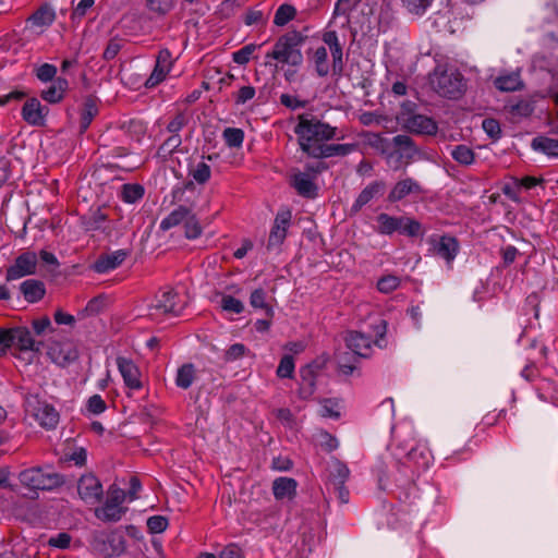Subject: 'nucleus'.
<instances>
[{
  "instance_id": "obj_7",
  "label": "nucleus",
  "mask_w": 558,
  "mask_h": 558,
  "mask_svg": "<svg viewBox=\"0 0 558 558\" xmlns=\"http://www.w3.org/2000/svg\"><path fill=\"white\" fill-rule=\"evenodd\" d=\"M185 306L186 302L174 290L169 289L156 295L155 302L148 308V315L153 319L168 314L179 316Z\"/></svg>"
},
{
  "instance_id": "obj_48",
  "label": "nucleus",
  "mask_w": 558,
  "mask_h": 558,
  "mask_svg": "<svg viewBox=\"0 0 558 558\" xmlns=\"http://www.w3.org/2000/svg\"><path fill=\"white\" fill-rule=\"evenodd\" d=\"M222 137L228 147L239 148L243 144L244 132L238 128H227L222 133Z\"/></svg>"
},
{
  "instance_id": "obj_8",
  "label": "nucleus",
  "mask_w": 558,
  "mask_h": 558,
  "mask_svg": "<svg viewBox=\"0 0 558 558\" xmlns=\"http://www.w3.org/2000/svg\"><path fill=\"white\" fill-rule=\"evenodd\" d=\"M323 168L322 165L317 167L307 165L306 171H294L290 177V185L304 198L313 199L317 197L318 186L315 180Z\"/></svg>"
},
{
  "instance_id": "obj_16",
  "label": "nucleus",
  "mask_w": 558,
  "mask_h": 558,
  "mask_svg": "<svg viewBox=\"0 0 558 558\" xmlns=\"http://www.w3.org/2000/svg\"><path fill=\"white\" fill-rule=\"evenodd\" d=\"M77 492L81 499L90 505L100 501L104 493L101 483L93 474L81 476L77 483Z\"/></svg>"
},
{
  "instance_id": "obj_44",
  "label": "nucleus",
  "mask_w": 558,
  "mask_h": 558,
  "mask_svg": "<svg viewBox=\"0 0 558 558\" xmlns=\"http://www.w3.org/2000/svg\"><path fill=\"white\" fill-rule=\"evenodd\" d=\"M144 196V187L140 184H123L121 198L123 202L134 204Z\"/></svg>"
},
{
  "instance_id": "obj_21",
  "label": "nucleus",
  "mask_w": 558,
  "mask_h": 558,
  "mask_svg": "<svg viewBox=\"0 0 558 558\" xmlns=\"http://www.w3.org/2000/svg\"><path fill=\"white\" fill-rule=\"evenodd\" d=\"M421 184L412 179L407 178L398 181L388 195V201L391 203L399 202L409 195H418L422 193Z\"/></svg>"
},
{
  "instance_id": "obj_36",
  "label": "nucleus",
  "mask_w": 558,
  "mask_h": 558,
  "mask_svg": "<svg viewBox=\"0 0 558 558\" xmlns=\"http://www.w3.org/2000/svg\"><path fill=\"white\" fill-rule=\"evenodd\" d=\"M56 19V13L53 9L48 5L44 4L39 7L29 17L28 21L34 26L44 27L49 26L53 23Z\"/></svg>"
},
{
  "instance_id": "obj_57",
  "label": "nucleus",
  "mask_w": 558,
  "mask_h": 558,
  "mask_svg": "<svg viewBox=\"0 0 558 558\" xmlns=\"http://www.w3.org/2000/svg\"><path fill=\"white\" fill-rule=\"evenodd\" d=\"M57 74V68L50 63H44L36 69V76L41 82H53Z\"/></svg>"
},
{
  "instance_id": "obj_49",
  "label": "nucleus",
  "mask_w": 558,
  "mask_h": 558,
  "mask_svg": "<svg viewBox=\"0 0 558 558\" xmlns=\"http://www.w3.org/2000/svg\"><path fill=\"white\" fill-rule=\"evenodd\" d=\"M351 354H352V351L349 350V351L344 352L343 354H339L337 356L339 369L344 375H351L354 372V369L356 368L355 364L360 356L355 355V360H354L351 356Z\"/></svg>"
},
{
  "instance_id": "obj_19",
  "label": "nucleus",
  "mask_w": 558,
  "mask_h": 558,
  "mask_svg": "<svg viewBox=\"0 0 558 558\" xmlns=\"http://www.w3.org/2000/svg\"><path fill=\"white\" fill-rule=\"evenodd\" d=\"M403 126L411 133L421 135H434L437 133V123L423 114H411L403 119Z\"/></svg>"
},
{
  "instance_id": "obj_14",
  "label": "nucleus",
  "mask_w": 558,
  "mask_h": 558,
  "mask_svg": "<svg viewBox=\"0 0 558 558\" xmlns=\"http://www.w3.org/2000/svg\"><path fill=\"white\" fill-rule=\"evenodd\" d=\"M323 41L326 46H328L332 62H331V73L333 76H341L344 69L343 61V49L342 45L339 40L338 34L336 31H327L323 34Z\"/></svg>"
},
{
  "instance_id": "obj_43",
  "label": "nucleus",
  "mask_w": 558,
  "mask_h": 558,
  "mask_svg": "<svg viewBox=\"0 0 558 558\" xmlns=\"http://www.w3.org/2000/svg\"><path fill=\"white\" fill-rule=\"evenodd\" d=\"M182 144L180 134H171L158 148V156L167 159L179 149Z\"/></svg>"
},
{
  "instance_id": "obj_2",
  "label": "nucleus",
  "mask_w": 558,
  "mask_h": 558,
  "mask_svg": "<svg viewBox=\"0 0 558 558\" xmlns=\"http://www.w3.org/2000/svg\"><path fill=\"white\" fill-rule=\"evenodd\" d=\"M2 351L3 354L8 349L14 348L17 352L15 356L26 364L32 363L40 352L41 342L35 341L31 331L26 327L1 328Z\"/></svg>"
},
{
  "instance_id": "obj_3",
  "label": "nucleus",
  "mask_w": 558,
  "mask_h": 558,
  "mask_svg": "<svg viewBox=\"0 0 558 558\" xmlns=\"http://www.w3.org/2000/svg\"><path fill=\"white\" fill-rule=\"evenodd\" d=\"M304 40L305 37L300 32H288L277 39L272 50L266 53V58L291 66H300L303 63L301 46Z\"/></svg>"
},
{
  "instance_id": "obj_42",
  "label": "nucleus",
  "mask_w": 558,
  "mask_h": 558,
  "mask_svg": "<svg viewBox=\"0 0 558 558\" xmlns=\"http://www.w3.org/2000/svg\"><path fill=\"white\" fill-rule=\"evenodd\" d=\"M267 293L264 289L258 288L252 291L250 295V305L254 308L263 310L267 317L272 318L274 308L266 302Z\"/></svg>"
},
{
  "instance_id": "obj_35",
  "label": "nucleus",
  "mask_w": 558,
  "mask_h": 558,
  "mask_svg": "<svg viewBox=\"0 0 558 558\" xmlns=\"http://www.w3.org/2000/svg\"><path fill=\"white\" fill-rule=\"evenodd\" d=\"M196 378V368L192 363L181 365L177 371L175 385L181 389H189Z\"/></svg>"
},
{
  "instance_id": "obj_45",
  "label": "nucleus",
  "mask_w": 558,
  "mask_h": 558,
  "mask_svg": "<svg viewBox=\"0 0 558 558\" xmlns=\"http://www.w3.org/2000/svg\"><path fill=\"white\" fill-rule=\"evenodd\" d=\"M295 14L296 10L293 5L287 3L281 4L275 13L274 23L277 26H284L295 17Z\"/></svg>"
},
{
  "instance_id": "obj_17",
  "label": "nucleus",
  "mask_w": 558,
  "mask_h": 558,
  "mask_svg": "<svg viewBox=\"0 0 558 558\" xmlns=\"http://www.w3.org/2000/svg\"><path fill=\"white\" fill-rule=\"evenodd\" d=\"M172 64L173 59L171 52L168 49H161L158 52L155 68L145 82V87L153 88L160 84L170 72Z\"/></svg>"
},
{
  "instance_id": "obj_5",
  "label": "nucleus",
  "mask_w": 558,
  "mask_h": 558,
  "mask_svg": "<svg viewBox=\"0 0 558 558\" xmlns=\"http://www.w3.org/2000/svg\"><path fill=\"white\" fill-rule=\"evenodd\" d=\"M377 228L376 231L380 234L391 235L393 232L416 238L423 236L424 229L420 221L407 216H390L381 213L376 217Z\"/></svg>"
},
{
  "instance_id": "obj_25",
  "label": "nucleus",
  "mask_w": 558,
  "mask_h": 558,
  "mask_svg": "<svg viewBox=\"0 0 558 558\" xmlns=\"http://www.w3.org/2000/svg\"><path fill=\"white\" fill-rule=\"evenodd\" d=\"M326 473L327 485L331 487L340 484H345L350 476V470L348 465L336 458H332L328 462Z\"/></svg>"
},
{
  "instance_id": "obj_29",
  "label": "nucleus",
  "mask_w": 558,
  "mask_h": 558,
  "mask_svg": "<svg viewBox=\"0 0 558 558\" xmlns=\"http://www.w3.org/2000/svg\"><path fill=\"white\" fill-rule=\"evenodd\" d=\"M20 290L24 299L29 303H35L41 300L45 295V284L35 279H27L21 283Z\"/></svg>"
},
{
  "instance_id": "obj_53",
  "label": "nucleus",
  "mask_w": 558,
  "mask_h": 558,
  "mask_svg": "<svg viewBox=\"0 0 558 558\" xmlns=\"http://www.w3.org/2000/svg\"><path fill=\"white\" fill-rule=\"evenodd\" d=\"M294 360L292 355H283L277 367V376L280 378H291L294 373Z\"/></svg>"
},
{
  "instance_id": "obj_60",
  "label": "nucleus",
  "mask_w": 558,
  "mask_h": 558,
  "mask_svg": "<svg viewBox=\"0 0 558 558\" xmlns=\"http://www.w3.org/2000/svg\"><path fill=\"white\" fill-rule=\"evenodd\" d=\"M32 328L37 336H41L46 332H52L54 330L48 316L33 319Z\"/></svg>"
},
{
  "instance_id": "obj_33",
  "label": "nucleus",
  "mask_w": 558,
  "mask_h": 558,
  "mask_svg": "<svg viewBox=\"0 0 558 558\" xmlns=\"http://www.w3.org/2000/svg\"><path fill=\"white\" fill-rule=\"evenodd\" d=\"M310 61L314 64L315 71L319 77L327 76L331 68L328 62V52L325 46H319L313 51Z\"/></svg>"
},
{
  "instance_id": "obj_37",
  "label": "nucleus",
  "mask_w": 558,
  "mask_h": 558,
  "mask_svg": "<svg viewBox=\"0 0 558 558\" xmlns=\"http://www.w3.org/2000/svg\"><path fill=\"white\" fill-rule=\"evenodd\" d=\"M395 147L398 149L399 158L411 159L417 149L412 138L404 134H399L392 138Z\"/></svg>"
},
{
  "instance_id": "obj_10",
  "label": "nucleus",
  "mask_w": 558,
  "mask_h": 558,
  "mask_svg": "<svg viewBox=\"0 0 558 558\" xmlns=\"http://www.w3.org/2000/svg\"><path fill=\"white\" fill-rule=\"evenodd\" d=\"M430 245L429 252L445 259L448 264L452 263L459 252V242L450 235L433 234L428 238Z\"/></svg>"
},
{
  "instance_id": "obj_55",
  "label": "nucleus",
  "mask_w": 558,
  "mask_h": 558,
  "mask_svg": "<svg viewBox=\"0 0 558 558\" xmlns=\"http://www.w3.org/2000/svg\"><path fill=\"white\" fill-rule=\"evenodd\" d=\"M462 451V448L454 441V437H447L438 447V452L445 457L446 460L450 459L453 454Z\"/></svg>"
},
{
  "instance_id": "obj_56",
  "label": "nucleus",
  "mask_w": 558,
  "mask_h": 558,
  "mask_svg": "<svg viewBox=\"0 0 558 558\" xmlns=\"http://www.w3.org/2000/svg\"><path fill=\"white\" fill-rule=\"evenodd\" d=\"M255 50H256V45H254V44L245 45L241 49L233 52L232 60L235 63L241 64V65L246 64L250 61L251 56L253 54V52Z\"/></svg>"
},
{
  "instance_id": "obj_9",
  "label": "nucleus",
  "mask_w": 558,
  "mask_h": 558,
  "mask_svg": "<svg viewBox=\"0 0 558 558\" xmlns=\"http://www.w3.org/2000/svg\"><path fill=\"white\" fill-rule=\"evenodd\" d=\"M125 492L117 485H111L108 489V497L105 505L96 510V517L106 522H117L124 513L121 507L125 500Z\"/></svg>"
},
{
  "instance_id": "obj_32",
  "label": "nucleus",
  "mask_w": 558,
  "mask_h": 558,
  "mask_svg": "<svg viewBox=\"0 0 558 558\" xmlns=\"http://www.w3.org/2000/svg\"><path fill=\"white\" fill-rule=\"evenodd\" d=\"M98 114L97 99L88 96L83 104L80 119V132L84 133L90 125L93 119Z\"/></svg>"
},
{
  "instance_id": "obj_24",
  "label": "nucleus",
  "mask_w": 558,
  "mask_h": 558,
  "mask_svg": "<svg viewBox=\"0 0 558 558\" xmlns=\"http://www.w3.org/2000/svg\"><path fill=\"white\" fill-rule=\"evenodd\" d=\"M125 250H118L110 254L101 255L93 265V269L98 274H106L119 267L128 257Z\"/></svg>"
},
{
  "instance_id": "obj_64",
  "label": "nucleus",
  "mask_w": 558,
  "mask_h": 558,
  "mask_svg": "<svg viewBox=\"0 0 558 558\" xmlns=\"http://www.w3.org/2000/svg\"><path fill=\"white\" fill-rule=\"evenodd\" d=\"M502 193L511 201H519V194L521 191V184L519 180L512 179L510 182H506L501 187Z\"/></svg>"
},
{
  "instance_id": "obj_41",
  "label": "nucleus",
  "mask_w": 558,
  "mask_h": 558,
  "mask_svg": "<svg viewBox=\"0 0 558 558\" xmlns=\"http://www.w3.org/2000/svg\"><path fill=\"white\" fill-rule=\"evenodd\" d=\"M189 175L198 184H205L211 177V169L208 163L201 160L195 163H191L189 167Z\"/></svg>"
},
{
  "instance_id": "obj_22",
  "label": "nucleus",
  "mask_w": 558,
  "mask_h": 558,
  "mask_svg": "<svg viewBox=\"0 0 558 558\" xmlns=\"http://www.w3.org/2000/svg\"><path fill=\"white\" fill-rule=\"evenodd\" d=\"M407 461L411 463L417 472H420L429 468L433 461V456L425 444H417L407 453Z\"/></svg>"
},
{
  "instance_id": "obj_15",
  "label": "nucleus",
  "mask_w": 558,
  "mask_h": 558,
  "mask_svg": "<svg viewBox=\"0 0 558 558\" xmlns=\"http://www.w3.org/2000/svg\"><path fill=\"white\" fill-rule=\"evenodd\" d=\"M49 108L35 98H28L22 107L23 120L32 126H44L46 124Z\"/></svg>"
},
{
  "instance_id": "obj_40",
  "label": "nucleus",
  "mask_w": 558,
  "mask_h": 558,
  "mask_svg": "<svg viewBox=\"0 0 558 558\" xmlns=\"http://www.w3.org/2000/svg\"><path fill=\"white\" fill-rule=\"evenodd\" d=\"M532 148L542 151L548 156L558 157V140L546 136L533 138Z\"/></svg>"
},
{
  "instance_id": "obj_47",
  "label": "nucleus",
  "mask_w": 558,
  "mask_h": 558,
  "mask_svg": "<svg viewBox=\"0 0 558 558\" xmlns=\"http://www.w3.org/2000/svg\"><path fill=\"white\" fill-rule=\"evenodd\" d=\"M451 156L457 162L464 166L473 163L475 158L474 151L463 144L456 146L451 151Z\"/></svg>"
},
{
  "instance_id": "obj_4",
  "label": "nucleus",
  "mask_w": 558,
  "mask_h": 558,
  "mask_svg": "<svg viewBox=\"0 0 558 558\" xmlns=\"http://www.w3.org/2000/svg\"><path fill=\"white\" fill-rule=\"evenodd\" d=\"M429 83L438 95L449 99L460 98L466 89L463 75L454 69L436 68Z\"/></svg>"
},
{
  "instance_id": "obj_13",
  "label": "nucleus",
  "mask_w": 558,
  "mask_h": 558,
  "mask_svg": "<svg viewBox=\"0 0 558 558\" xmlns=\"http://www.w3.org/2000/svg\"><path fill=\"white\" fill-rule=\"evenodd\" d=\"M325 361L315 360L312 363L300 368V388L299 395L302 399L310 398L316 388V377L323 369Z\"/></svg>"
},
{
  "instance_id": "obj_34",
  "label": "nucleus",
  "mask_w": 558,
  "mask_h": 558,
  "mask_svg": "<svg viewBox=\"0 0 558 558\" xmlns=\"http://www.w3.org/2000/svg\"><path fill=\"white\" fill-rule=\"evenodd\" d=\"M356 149V144H324L314 158L323 159L333 156H347Z\"/></svg>"
},
{
  "instance_id": "obj_39",
  "label": "nucleus",
  "mask_w": 558,
  "mask_h": 558,
  "mask_svg": "<svg viewBox=\"0 0 558 558\" xmlns=\"http://www.w3.org/2000/svg\"><path fill=\"white\" fill-rule=\"evenodd\" d=\"M48 354L54 363L61 366L68 365L77 359V351L71 347L51 348Z\"/></svg>"
},
{
  "instance_id": "obj_12",
  "label": "nucleus",
  "mask_w": 558,
  "mask_h": 558,
  "mask_svg": "<svg viewBox=\"0 0 558 558\" xmlns=\"http://www.w3.org/2000/svg\"><path fill=\"white\" fill-rule=\"evenodd\" d=\"M291 219L292 213L288 208L280 209L277 213L269 233L267 250L278 248L283 243L291 225Z\"/></svg>"
},
{
  "instance_id": "obj_28",
  "label": "nucleus",
  "mask_w": 558,
  "mask_h": 558,
  "mask_svg": "<svg viewBox=\"0 0 558 558\" xmlns=\"http://www.w3.org/2000/svg\"><path fill=\"white\" fill-rule=\"evenodd\" d=\"M68 86L65 78L57 77L49 87L41 90L40 96L49 104H58L63 99Z\"/></svg>"
},
{
  "instance_id": "obj_6",
  "label": "nucleus",
  "mask_w": 558,
  "mask_h": 558,
  "mask_svg": "<svg viewBox=\"0 0 558 558\" xmlns=\"http://www.w3.org/2000/svg\"><path fill=\"white\" fill-rule=\"evenodd\" d=\"M19 480L22 485L29 489L52 490L63 485L62 475L56 472H46L41 468H32L20 473Z\"/></svg>"
},
{
  "instance_id": "obj_23",
  "label": "nucleus",
  "mask_w": 558,
  "mask_h": 558,
  "mask_svg": "<svg viewBox=\"0 0 558 558\" xmlns=\"http://www.w3.org/2000/svg\"><path fill=\"white\" fill-rule=\"evenodd\" d=\"M298 482L292 477L280 476L272 482V494L276 500H292L296 496Z\"/></svg>"
},
{
  "instance_id": "obj_27",
  "label": "nucleus",
  "mask_w": 558,
  "mask_h": 558,
  "mask_svg": "<svg viewBox=\"0 0 558 558\" xmlns=\"http://www.w3.org/2000/svg\"><path fill=\"white\" fill-rule=\"evenodd\" d=\"M385 187L386 184L383 181H374L369 183L361 191V193L356 197L354 204L352 205V210L359 211L372 199L381 196L385 192Z\"/></svg>"
},
{
  "instance_id": "obj_18",
  "label": "nucleus",
  "mask_w": 558,
  "mask_h": 558,
  "mask_svg": "<svg viewBox=\"0 0 558 558\" xmlns=\"http://www.w3.org/2000/svg\"><path fill=\"white\" fill-rule=\"evenodd\" d=\"M117 366L128 388L140 390L143 387L141 371L132 360L118 356Z\"/></svg>"
},
{
  "instance_id": "obj_20",
  "label": "nucleus",
  "mask_w": 558,
  "mask_h": 558,
  "mask_svg": "<svg viewBox=\"0 0 558 558\" xmlns=\"http://www.w3.org/2000/svg\"><path fill=\"white\" fill-rule=\"evenodd\" d=\"M347 348L352 351L351 356L355 360V355L361 357H367L372 351V339L371 337L359 332L350 331L345 337Z\"/></svg>"
},
{
  "instance_id": "obj_50",
  "label": "nucleus",
  "mask_w": 558,
  "mask_h": 558,
  "mask_svg": "<svg viewBox=\"0 0 558 558\" xmlns=\"http://www.w3.org/2000/svg\"><path fill=\"white\" fill-rule=\"evenodd\" d=\"M175 0H146V8L157 14L165 15L172 10Z\"/></svg>"
},
{
  "instance_id": "obj_38",
  "label": "nucleus",
  "mask_w": 558,
  "mask_h": 558,
  "mask_svg": "<svg viewBox=\"0 0 558 558\" xmlns=\"http://www.w3.org/2000/svg\"><path fill=\"white\" fill-rule=\"evenodd\" d=\"M495 86L501 92H515L523 87L520 74L512 72L500 75L495 80Z\"/></svg>"
},
{
  "instance_id": "obj_58",
  "label": "nucleus",
  "mask_w": 558,
  "mask_h": 558,
  "mask_svg": "<svg viewBox=\"0 0 558 558\" xmlns=\"http://www.w3.org/2000/svg\"><path fill=\"white\" fill-rule=\"evenodd\" d=\"M168 526V520L163 515H153L147 519V529L153 534L162 533Z\"/></svg>"
},
{
  "instance_id": "obj_26",
  "label": "nucleus",
  "mask_w": 558,
  "mask_h": 558,
  "mask_svg": "<svg viewBox=\"0 0 558 558\" xmlns=\"http://www.w3.org/2000/svg\"><path fill=\"white\" fill-rule=\"evenodd\" d=\"M34 416L39 425L47 429H53L59 423V412L47 402L37 403Z\"/></svg>"
},
{
  "instance_id": "obj_30",
  "label": "nucleus",
  "mask_w": 558,
  "mask_h": 558,
  "mask_svg": "<svg viewBox=\"0 0 558 558\" xmlns=\"http://www.w3.org/2000/svg\"><path fill=\"white\" fill-rule=\"evenodd\" d=\"M108 216L100 208L90 210L82 218V225L86 231H105Z\"/></svg>"
},
{
  "instance_id": "obj_46",
  "label": "nucleus",
  "mask_w": 558,
  "mask_h": 558,
  "mask_svg": "<svg viewBox=\"0 0 558 558\" xmlns=\"http://www.w3.org/2000/svg\"><path fill=\"white\" fill-rule=\"evenodd\" d=\"M203 229L195 214H189V218L184 221V235L189 240H195L201 236Z\"/></svg>"
},
{
  "instance_id": "obj_62",
  "label": "nucleus",
  "mask_w": 558,
  "mask_h": 558,
  "mask_svg": "<svg viewBox=\"0 0 558 558\" xmlns=\"http://www.w3.org/2000/svg\"><path fill=\"white\" fill-rule=\"evenodd\" d=\"M107 404L99 395H94L87 400V410L89 413L98 415L105 412Z\"/></svg>"
},
{
  "instance_id": "obj_11",
  "label": "nucleus",
  "mask_w": 558,
  "mask_h": 558,
  "mask_svg": "<svg viewBox=\"0 0 558 558\" xmlns=\"http://www.w3.org/2000/svg\"><path fill=\"white\" fill-rule=\"evenodd\" d=\"M37 255L34 252L27 251L20 254L14 264L7 269L5 279L8 281L17 280L25 276L34 275L37 267Z\"/></svg>"
},
{
  "instance_id": "obj_59",
  "label": "nucleus",
  "mask_w": 558,
  "mask_h": 558,
  "mask_svg": "<svg viewBox=\"0 0 558 558\" xmlns=\"http://www.w3.org/2000/svg\"><path fill=\"white\" fill-rule=\"evenodd\" d=\"M482 128L485 133L493 140H498L501 136L500 124L496 119H484L482 122Z\"/></svg>"
},
{
  "instance_id": "obj_61",
  "label": "nucleus",
  "mask_w": 558,
  "mask_h": 558,
  "mask_svg": "<svg viewBox=\"0 0 558 558\" xmlns=\"http://www.w3.org/2000/svg\"><path fill=\"white\" fill-rule=\"evenodd\" d=\"M123 46V40L120 38H112L108 41L102 57L105 60L110 61L117 57Z\"/></svg>"
},
{
  "instance_id": "obj_1",
  "label": "nucleus",
  "mask_w": 558,
  "mask_h": 558,
  "mask_svg": "<svg viewBox=\"0 0 558 558\" xmlns=\"http://www.w3.org/2000/svg\"><path fill=\"white\" fill-rule=\"evenodd\" d=\"M298 136L301 150L314 158L326 142L338 138L337 128L319 120L311 113H302L298 117V123L293 129Z\"/></svg>"
},
{
  "instance_id": "obj_31",
  "label": "nucleus",
  "mask_w": 558,
  "mask_h": 558,
  "mask_svg": "<svg viewBox=\"0 0 558 558\" xmlns=\"http://www.w3.org/2000/svg\"><path fill=\"white\" fill-rule=\"evenodd\" d=\"M190 213L191 209L189 207L183 205L178 206L160 221V230L168 231L181 223H184L185 219L189 218Z\"/></svg>"
},
{
  "instance_id": "obj_54",
  "label": "nucleus",
  "mask_w": 558,
  "mask_h": 558,
  "mask_svg": "<svg viewBox=\"0 0 558 558\" xmlns=\"http://www.w3.org/2000/svg\"><path fill=\"white\" fill-rule=\"evenodd\" d=\"M401 280L395 275H387L377 281V289L381 293H390L399 288Z\"/></svg>"
},
{
  "instance_id": "obj_63",
  "label": "nucleus",
  "mask_w": 558,
  "mask_h": 558,
  "mask_svg": "<svg viewBox=\"0 0 558 558\" xmlns=\"http://www.w3.org/2000/svg\"><path fill=\"white\" fill-rule=\"evenodd\" d=\"M256 90L253 86H242L234 94V102L235 105H244L247 101L252 100L255 97Z\"/></svg>"
},
{
  "instance_id": "obj_52",
  "label": "nucleus",
  "mask_w": 558,
  "mask_h": 558,
  "mask_svg": "<svg viewBox=\"0 0 558 558\" xmlns=\"http://www.w3.org/2000/svg\"><path fill=\"white\" fill-rule=\"evenodd\" d=\"M220 306L223 311L233 314H241L244 311V304L242 301L229 294L222 295Z\"/></svg>"
},
{
  "instance_id": "obj_51",
  "label": "nucleus",
  "mask_w": 558,
  "mask_h": 558,
  "mask_svg": "<svg viewBox=\"0 0 558 558\" xmlns=\"http://www.w3.org/2000/svg\"><path fill=\"white\" fill-rule=\"evenodd\" d=\"M432 2L433 0H402V4L408 12L418 16L426 12Z\"/></svg>"
}]
</instances>
